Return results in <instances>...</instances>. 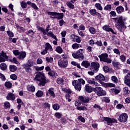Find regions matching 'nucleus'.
<instances>
[{
	"label": "nucleus",
	"mask_w": 130,
	"mask_h": 130,
	"mask_svg": "<svg viewBox=\"0 0 130 130\" xmlns=\"http://www.w3.org/2000/svg\"><path fill=\"white\" fill-rule=\"evenodd\" d=\"M37 97H42L43 95V91L41 90H38L36 94Z\"/></svg>",
	"instance_id": "obj_37"
},
{
	"label": "nucleus",
	"mask_w": 130,
	"mask_h": 130,
	"mask_svg": "<svg viewBox=\"0 0 130 130\" xmlns=\"http://www.w3.org/2000/svg\"><path fill=\"white\" fill-rule=\"evenodd\" d=\"M43 62V61L42 60V59L39 58L37 59V64H42V63Z\"/></svg>",
	"instance_id": "obj_57"
},
{
	"label": "nucleus",
	"mask_w": 130,
	"mask_h": 130,
	"mask_svg": "<svg viewBox=\"0 0 130 130\" xmlns=\"http://www.w3.org/2000/svg\"><path fill=\"white\" fill-rule=\"evenodd\" d=\"M10 78L12 80H17V75H16V74H12L10 76Z\"/></svg>",
	"instance_id": "obj_61"
},
{
	"label": "nucleus",
	"mask_w": 130,
	"mask_h": 130,
	"mask_svg": "<svg viewBox=\"0 0 130 130\" xmlns=\"http://www.w3.org/2000/svg\"><path fill=\"white\" fill-rule=\"evenodd\" d=\"M6 99L7 100H12V101H14V100L16 99V96H15V94L14 93L9 92L6 96Z\"/></svg>",
	"instance_id": "obj_19"
},
{
	"label": "nucleus",
	"mask_w": 130,
	"mask_h": 130,
	"mask_svg": "<svg viewBox=\"0 0 130 130\" xmlns=\"http://www.w3.org/2000/svg\"><path fill=\"white\" fill-rule=\"evenodd\" d=\"M94 92L96 93L98 96H105L106 95V91L104 90L102 88L100 87H95L93 89Z\"/></svg>",
	"instance_id": "obj_6"
},
{
	"label": "nucleus",
	"mask_w": 130,
	"mask_h": 130,
	"mask_svg": "<svg viewBox=\"0 0 130 130\" xmlns=\"http://www.w3.org/2000/svg\"><path fill=\"white\" fill-rule=\"evenodd\" d=\"M96 80H98L99 82L101 84V85H103V86H105L106 85V83H104V81H105V77L102 74H99L98 76H95Z\"/></svg>",
	"instance_id": "obj_12"
},
{
	"label": "nucleus",
	"mask_w": 130,
	"mask_h": 130,
	"mask_svg": "<svg viewBox=\"0 0 130 130\" xmlns=\"http://www.w3.org/2000/svg\"><path fill=\"white\" fill-rule=\"evenodd\" d=\"M46 35H47V36H49L50 37H52L53 39H55V40L57 41V38H56V36H55V35H54V34H53L52 31H48Z\"/></svg>",
	"instance_id": "obj_26"
},
{
	"label": "nucleus",
	"mask_w": 130,
	"mask_h": 130,
	"mask_svg": "<svg viewBox=\"0 0 130 130\" xmlns=\"http://www.w3.org/2000/svg\"><path fill=\"white\" fill-rule=\"evenodd\" d=\"M46 60L47 61V62H52V61H53V58L47 57L46 58Z\"/></svg>",
	"instance_id": "obj_50"
},
{
	"label": "nucleus",
	"mask_w": 130,
	"mask_h": 130,
	"mask_svg": "<svg viewBox=\"0 0 130 130\" xmlns=\"http://www.w3.org/2000/svg\"><path fill=\"white\" fill-rule=\"evenodd\" d=\"M89 13L92 16H94L95 17L98 16L99 18H101V14L97 12V11L95 9L90 10Z\"/></svg>",
	"instance_id": "obj_17"
},
{
	"label": "nucleus",
	"mask_w": 130,
	"mask_h": 130,
	"mask_svg": "<svg viewBox=\"0 0 130 130\" xmlns=\"http://www.w3.org/2000/svg\"><path fill=\"white\" fill-rule=\"evenodd\" d=\"M63 79L61 78H59L57 79V84H59V85H61V86L63 85Z\"/></svg>",
	"instance_id": "obj_33"
},
{
	"label": "nucleus",
	"mask_w": 130,
	"mask_h": 130,
	"mask_svg": "<svg viewBox=\"0 0 130 130\" xmlns=\"http://www.w3.org/2000/svg\"><path fill=\"white\" fill-rule=\"evenodd\" d=\"M67 5L68 6V7L70 8V9H74V5H73V4L72 3H71L70 2H68L67 3Z\"/></svg>",
	"instance_id": "obj_42"
},
{
	"label": "nucleus",
	"mask_w": 130,
	"mask_h": 130,
	"mask_svg": "<svg viewBox=\"0 0 130 130\" xmlns=\"http://www.w3.org/2000/svg\"><path fill=\"white\" fill-rule=\"evenodd\" d=\"M81 66L82 67H84L86 69H88L89 68V66H90V62L88 61H83L81 63Z\"/></svg>",
	"instance_id": "obj_25"
},
{
	"label": "nucleus",
	"mask_w": 130,
	"mask_h": 130,
	"mask_svg": "<svg viewBox=\"0 0 130 130\" xmlns=\"http://www.w3.org/2000/svg\"><path fill=\"white\" fill-rule=\"evenodd\" d=\"M113 20L114 23H116L115 24V26L119 32H122L126 29V26L124 24V21H123L122 16H120L119 18H113Z\"/></svg>",
	"instance_id": "obj_1"
},
{
	"label": "nucleus",
	"mask_w": 130,
	"mask_h": 130,
	"mask_svg": "<svg viewBox=\"0 0 130 130\" xmlns=\"http://www.w3.org/2000/svg\"><path fill=\"white\" fill-rule=\"evenodd\" d=\"M128 118V115L125 113H122L118 117V121L119 122H126L127 119Z\"/></svg>",
	"instance_id": "obj_8"
},
{
	"label": "nucleus",
	"mask_w": 130,
	"mask_h": 130,
	"mask_svg": "<svg viewBox=\"0 0 130 130\" xmlns=\"http://www.w3.org/2000/svg\"><path fill=\"white\" fill-rule=\"evenodd\" d=\"M104 10H108V11H110L111 10V5H108L105 8Z\"/></svg>",
	"instance_id": "obj_60"
},
{
	"label": "nucleus",
	"mask_w": 130,
	"mask_h": 130,
	"mask_svg": "<svg viewBox=\"0 0 130 130\" xmlns=\"http://www.w3.org/2000/svg\"><path fill=\"white\" fill-rule=\"evenodd\" d=\"M99 57L101 61H103L104 62H106V63L109 64L111 63L112 60L108 58V54L106 53H103L99 56Z\"/></svg>",
	"instance_id": "obj_5"
},
{
	"label": "nucleus",
	"mask_w": 130,
	"mask_h": 130,
	"mask_svg": "<svg viewBox=\"0 0 130 130\" xmlns=\"http://www.w3.org/2000/svg\"><path fill=\"white\" fill-rule=\"evenodd\" d=\"M55 51L60 54L61 53H62L63 51L62 50V48H61V47L58 46L56 48Z\"/></svg>",
	"instance_id": "obj_35"
},
{
	"label": "nucleus",
	"mask_w": 130,
	"mask_h": 130,
	"mask_svg": "<svg viewBox=\"0 0 130 130\" xmlns=\"http://www.w3.org/2000/svg\"><path fill=\"white\" fill-rule=\"evenodd\" d=\"M14 55L18 56V58L19 59H24L26 57V52H19L18 50H15L13 51Z\"/></svg>",
	"instance_id": "obj_7"
},
{
	"label": "nucleus",
	"mask_w": 130,
	"mask_h": 130,
	"mask_svg": "<svg viewBox=\"0 0 130 130\" xmlns=\"http://www.w3.org/2000/svg\"><path fill=\"white\" fill-rule=\"evenodd\" d=\"M123 107H124V106L120 104H118L116 107L117 109H121V108H123Z\"/></svg>",
	"instance_id": "obj_53"
},
{
	"label": "nucleus",
	"mask_w": 130,
	"mask_h": 130,
	"mask_svg": "<svg viewBox=\"0 0 130 130\" xmlns=\"http://www.w3.org/2000/svg\"><path fill=\"white\" fill-rule=\"evenodd\" d=\"M35 82H39V86H45V84L47 83L46 78L44 76V73L41 72H37L36 73V76L34 79Z\"/></svg>",
	"instance_id": "obj_2"
},
{
	"label": "nucleus",
	"mask_w": 130,
	"mask_h": 130,
	"mask_svg": "<svg viewBox=\"0 0 130 130\" xmlns=\"http://www.w3.org/2000/svg\"><path fill=\"white\" fill-rule=\"evenodd\" d=\"M116 11L118 14H121V13L124 12V8L123 7L120 6L116 8Z\"/></svg>",
	"instance_id": "obj_23"
},
{
	"label": "nucleus",
	"mask_w": 130,
	"mask_h": 130,
	"mask_svg": "<svg viewBox=\"0 0 130 130\" xmlns=\"http://www.w3.org/2000/svg\"><path fill=\"white\" fill-rule=\"evenodd\" d=\"M77 31H78V32L79 35L80 36H82V37H84V36H85V33H84V32L82 31L80 29H78Z\"/></svg>",
	"instance_id": "obj_54"
},
{
	"label": "nucleus",
	"mask_w": 130,
	"mask_h": 130,
	"mask_svg": "<svg viewBox=\"0 0 130 130\" xmlns=\"http://www.w3.org/2000/svg\"><path fill=\"white\" fill-rule=\"evenodd\" d=\"M7 34H8L9 37H14V34L13 33V32L11 31H7Z\"/></svg>",
	"instance_id": "obj_59"
},
{
	"label": "nucleus",
	"mask_w": 130,
	"mask_h": 130,
	"mask_svg": "<svg viewBox=\"0 0 130 130\" xmlns=\"http://www.w3.org/2000/svg\"><path fill=\"white\" fill-rule=\"evenodd\" d=\"M38 30L39 31H41L44 35H46V34L48 32V31H49V30H51V29H50V25L48 24L46 29L42 27H38Z\"/></svg>",
	"instance_id": "obj_13"
},
{
	"label": "nucleus",
	"mask_w": 130,
	"mask_h": 130,
	"mask_svg": "<svg viewBox=\"0 0 130 130\" xmlns=\"http://www.w3.org/2000/svg\"><path fill=\"white\" fill-rule=\"evenodd\" d=\"M105 86L106 87H109L110 88H113L114 87H115V84L111 83H106Z\"/></svg>",
	"instance_id": "obj_44"
},
{
	"label": "nucleus",
	"mask_w": 130,
	"mask_h": 130,
	"mask_svg": "<svg viewBox=\"0 0 130 130\" xmlns=\"http://www.w3.org/2000/svg\"><path fill=\"white\" fill-rule=\"evenodd\" d=\"M75 106H77V107H79L81 105V102H80V101H77L75 102Z\"/></svg>",
	"instance_id": "obj_64"
},
{
	"label": "nucleus",
	"mask_w": 130,
	"mask_h": 130,
	"mask_svg": "<svg viewBox=\"0 0 130 130\" xmlns=\"http://www.w3.org/2000/svg\"><path fill=\"white\" fill-rule=\"evenodd\" d=\"M101 119L102 121L104 122V123H107L108 125H112V123H117V120L114 118L103 117L101 118Z\"/></svg>",
	"instance_id": "obj_4"
},
{
	"label": "nucleus",
	"mask_w": 130,
	"mask_h": 130,
	"mask_svg": "<svg viewBox=\"0 0 130 130\" xmlns=\"http://www.w3.org/2000/svg\"><path fill=\"white\" fill-rule=\"evenodd\" d=\"M56 16H58L57 19L58 20H59L60 19H62V18H63V13H57Z\"/></svg>",
	"instance_id": "obj_43"
},
{
	"label": "nucleus",
	"mask_w": 130,
	"mask_h": 130,
	"mask_svg": "<svg viewBox=\"0 0 130 130\" xmlns=\"http://www.w3.org/2000/svg\"><path fill=\"white\" fill-rule=\"evenodd\" d=\"M46 47L45 49L47 50H49L50 51H52L53 50V49L52 48V47L51 46V45H50L49 43H46Z\"/></svg>",
	"instance_id": "obj_29"
},
{
	"label": "nucleus",
	"mask_w": 130,
	"mask_h": 130,
	"mask_svg": "<svg viewBox=\"0 0 130 130\" xmlns=\"http://www.w3.org/2000/svg\"><path fill=\"white\" fill-rule=\"evenodd\" d=\"M99 68H100V65L98 62H93L90 64V69L91 71H93L94 73H97L99 71Z\"/></svg>",
	"instance_id": "obj_9"
},
{
	"label": "nucleus",
	"mask_w": 130,
	"mask_h": 130,
	"mask_svg": "<svg viewBox=\"0 0 130 130\" xmlns=\"http://www.w3.org/2000/svg\"><path fill=\"white\" fill-rule=\"evenodd\" d=\"M86 82L83 78H79L77 80L72 81V85L74 86L75 90L77 91H81L82 89V85H85Z\"/></svg>",
	"instance_id": "obj_3"
},
{
	"label": "nucleus",
	"mask_w": 130,
	"mask_h": 130,
	"mask_svg": "<svg viewBox=\"0 0 130 130\" xmlns=\"http://www.w3.org/2000/svg\"><path fill=\"white\" fill-rule=\"evenodd\" d=\"M36 71H43L44 70V66L39 67H35Z\"/></svg>",
	"instance_id": "obj_48"
},
{
	"label": "nucleus",
	"mask_w": 130,
	"mask_h": 130,
	"mask_svg": "<svg viewBox=\"0 0 130 130\" xmlns=\"http://www.w3.org/2000/svg\"><path fill=\"white\" fill-rule=\"evenodd\" d=\"M0 69L2 71H6V70H7V64L5 63H2L0 64Z\"/></svg>",
	"instance_id": "obj_32"
},
{
	"label": "nucleus",
	"mask_w": 130,
	"mask_h": 130,
	"mask_svg": "<svg viewBox=\"0 0 130 130\" xmlns=\"http://www.w3.org/2000/svg\"><path fill=\"white\" fill-rule=\"evenodd\" d=\"M87 81L88 84H89L90 85H92V86H95V87H98V86H99V84L96 82L95 79H88Z\"/></svg>",
	"instance_id": "obj_18"
},
{
	"label": "nucleus",
	"mask_w": 130,
	"mask_h": 130,
	"mask_svg": "<svg viewBox=\"0 0 130 130\" xmlns=\"http://www.w3.org/2000/svg\"><path fill=\"white\" fill-rule=\"evenodd\" d=\"M9 60V57L7 55V53L2 51L0 53V62H5Z\"/></svg>",
	"instance_id": "obj_11"
},
{
	"label": "nucleus",
	"mask_w": 130,
	"mask_h": 130,
	"mask_svg": "<svg viewBox=\"0 0 130 130\" xmlns=\"http://www.w3.org/2000/svg\"><path fill=\"white\" fill-rule=\"evenodd\" d=\"M72 56L74 57V58H77L78 59H84L85 58V56H84V54H82L80 53H78V52H76V53H73L72 54Z\"/></svg>",
	"instance_id": "obj_15"
},
{
	"label": "nucleus",
	"mask_w": 130,
	"mask_h": 130,
	"mask_svg": "<svg viewBox=\"0 0 130 130\" xmlns=\"http://www.w3.org/2000/svg\"><path fill=\"white\" fill-rule=\"evenodd\" d=\"M59 107H60V106L57 104H55L53 105L54 110H58V109H59Z\"/></svg>",
	"instance_id": "obj_41"
},
{
	"label": "nucleus",
	"mask_w": 130,
	"mask_h": 130,
	"mask_svg": "<svg viewBox=\"0 0 130 130\" xmlns=\"http://www.w3.org/2000/svg\"><path fill=\"white\" fill-rule=\"evenodd\" d=\"M5 86L7 88H12V83L10 81L6 82L5 83Z\"/></svg>",
	"instance_id": "obj_39"
},
{
	"label": "nucleus",
	"mask_w": 130,
	"mask_h": 130,
	"mask_svg": "<svg viewBox=\"0 0 130 130\" xmlns=\"http://www.w3.org/2000/svg\"><path fill=\"white\" fill-rule=\"evenodd\" d=\"M111 80L115 84H117V82H118V79H117V77L116 76H112L111 77Z\"/></svg>",
	"instance_id": "obj_40"
},
{
	"label": "nucleus",
	"mask_w": 130,
	"mask_h": 130,
	"mask_svg": "<svg viewBox=\"0 0 130 130\" xmlns=\"http://www.w3.org/2000/svg\"><path fill=\"white\" fill-rule=\"evenodd\" d=\"M103 29L105 30V31H107V32H111V33H113V34H115L114 33V31H113V29L112 28H110L109 26L108 25H105L103 26Z\"/></svg>",
	"instance_id": "obj_22"
},
{
	"label": "nucleus",
	"mask_w": 130,
	"mask_h": 130,
	"mask_svg": "<svg viewBox=\"0 0 130 130\" xmlns=\"http://www.w3.org/2000/svg\"><path fill=\"white\" fill-rule=\"evenodd\" d=\"M103 101L105 102H106V103H109L110 102V100L108 97H105L103 98Z\"/></svg>",
	"instance_id": "obj_55"
},
{
	"label": "nucleus",
	"mask_w": 130,
	"mask_h": 130,
	"mask_svg": "<svg viewBox=\"0 0 130 130\" xmlns=\"http://www.w3.org/2000/svg\"><path fill=\"white\" fill-rule=\"evenodd\" d=\"M27 89L28 91H30V92H35V87L32 85H27Z\"/></svg>",
	"instance_id": "obj_27"
},
{
	"label": "nucleus",
	"mask_w": 130,
	"mask_h": 130,
	"mask_svg": "<svg viewBox=\"0 0 130 130\" xmlns=\"http://www.w3.org/2000/svg\"><path fill=\"white\" fill-rule=\"evenodd\" d=\"M81 46H82L81 45L77 43H75L72 45V48L73 49H78V48H79V47H81Z\"/></svg>",
	"instance_id": "obj_38"
},
{
	"label": "nucleus",
	"mask_w": 130,
	"mask_h": 130,
	"mask_svg": "<svg viewBox=\"0 0 130 130\" xmlns=\"http://www.w3.org/2000/svg\"><path fill=\"white\" fill-rule=\"evenodd\" d=\"M78 99L83 103H88L89 101L91 100V98L83 96H79Z\"/></svg>",
	"instance_id": "obj_16"
},
{
	"label": "nucleus",
	"mask_w": 130,
	"mask_h": 130,
	"mask_svg": "<svg viewBox=\"0 0 130 130\" xmlns=\"http://www.w3.org/2000/svg\"><path fill=\"white\" fill-rule=\"evenodd\" d=\"M34 31L32 30H29L26 33L27 35L29 36H31V37L34 35Z\"/></svg>",
	"instance_id": "obj_45"
},
{
	"label": "nucleus",
	"mask_w": 130,
	"mask_h": 130,
	"mask_svg": "<svg viewBox=\"0 0 130 130\" xmlns=\"http://www.w3.org/2000/svg\"><path fill=\"white\" fill-rule=\"evenodd\" d=\"M113 52L116 54H118V55H120V52L119 51V50L118 49L115 48L113 49Z\"/></svg>",
	"instance_id": "obj_52"
},
{
	"label": "nucleus",
	"mask_w": 130,
	"mask_h": 130,
	"mask_svg": "<svg viewBox=\"0 0 130 130\" xmlns=\"http://www.w3.org/2000/svg\"><path fill=\"white\" fill-rule=\"evenodd\" d=\"M110 15L112 17H116V13L115 11H111Z\"/></svg>",
	"instance_id": "obj_63"
},
{
	"label": "nucleus",
	"mask_w": 130,
	"mask_h": 130,
	"mask_svg": "<svg viewBox=\"0 0 130 130\" xmlns=\"http://www.w3.org/2000/svg\"><path fill=\"white\" fill-rule=\"evenodd\" d=\"M89 31L91 34H96V29L93 27H89Z\"/></svg>",
	"instance_id": "obj_34"
},
{
	"label": "nucleus",
	"mask_w": 130,
	"mask_h": 130,
	"mask_svg": "<svg viewBox=\"0 0 130 130\" xmlns=\"http://www.w3.org/2000/svg\"><path fill=\"white\" fill-rule=\"evenodd\" d=\"M55 115L56 117L58 119L60 118V117H61V116H62V115H61V114H60V113H56L55 114Z\"/></svg>",
	"instance_id": "obj_58"
},
{
	"label": "nucleus",
	"mask_w": 130,
	"mask_h": 130,
	"mask_svg": "<svg viewBox=\"0 0 130 130\" xmlns=\"http://www.w3.org/2000/svg\"><path fill=\"white\" fill-rule=\"evenodd\" d=\"M57 14V12H48V14L50 16H56V14Z\"/></svg>",
	"instance_id": "obj_62"
},
{
	"label": "nucleus",
	"mask_w": 130,
	"mask_h": 130,
	"mask_svg": "<svg viewBox=\"0 0 130 130\" xmlns=\"http://www.w3.org/2000/svg\"><path fill=\"white\" fill-rule=\"evenodd\" d=\"M84 89L88 93H91L92 92V87L90 86L88 84L85 85Z\"/></svg>",
	"instance_id": "obj_28"
},
{
	"label": "nucleus",
	"mask_w": 130,
	"mask_h": 130,
	"mask_svg": "<svg viewBox=\"0 0 130 130\" xmlns=\"http://www.w3.org/2000/svg\"><path fill=\"white\" fill-rule=\"evenodd\" d=\"M48 95H50L51 97H52L53 98H55V94L53 91V88H50L48 90L46 93V96H48Z\"/></svg>",
	"instance_id": "obj_20"
},
{
	"label": "nucleus",
	"mask_w": 130,
	"mask_h": 130,
	"mask_svg": "<svg viewBox=\"0 0 130 130\" xmlns=\"http://www.w3.org/2000/svg\"><path fill=\"white\" fill-rule=\"evenodd\" d=\"M71 38L74 39V40H75L76 42L77 43H81V41H82V39L80 38V37L78 36H76L75 35H72Z\"/></svg>",
	"instance_id": "obj_21"
},
{
	"label": "nucleus",
	"mask_w": 130,
	"mask_h": 130,
	"mask_svg": "<svg viewBox=\"0 0 130 130\" xmlns=\"http://www.w3.org/2000/svg\"><path fill=\"white\" fill-rule=\"evenodd\" d=\"M57 63L59 68L66 69V68H68L69 61L68 60H59Z\"/></svg>",
	"instance_id": "obj_10"
},
{
	"label": "nucleus",
	"mask_w": 130,
	"mask_h": 130,
	"mask_svg": "<svg viewBox=\"0 0 130 130\" xmlns=\"http://www.w3.org/2000/svg\"><path fill=\"white\" fill-rule=\"evenodd\" d=\"M66 99L68 100V102H71L72 101V98H71V94L67 93L66 95Z\"/></svg>",
	"instance_id": "obj_47"
},
{
	"label": "nucleus",
	"mask_w": 130,
	"mask_h": 130,
	"mask_svg": "<svg viewBox=\"0 0 130 130\" xmlns=\"http://www.w3.org/2000/svg\"><path fill=\"white\" fill-rule=\"evenodd\" d=\"M33 61H31V60H28V61H27V66H28V67H33Z\"/></svg>",
	"instance_id": "obj_56"
},
{
	"label": "nucleus",
	"mask_w": 130,
	"mask_h": 130,
	"mask_svg": "<svg viewBox=\"0 0 130 130\" xmlns=\"http://www.w3.org/2000/svg\"><path fill=\"white\" fill-rule=\"evenodd\" d=\"M112 65L114 68H117V69H119V66H120V63L119 62H116L115 61H112Z\"/></svg>",
	"instance_id": "obj_31"
},
{
	"label": "nucleus",
	"mask_w": 130,
	"mask_h": 130,
	"mask_svg": "<svg viewBox=\"0 0 130 130\" xmlns=\"http://www.w3.org/2000/svg\"><path fill=\"white\" fill-rule=\"evenodd\" d=\"M111 90L112 91L113 93H115V94H118L119 92H120V91H119V90L116 88L111 89Z\"/></svg>",
	"instance_id": "obj_46"
},
{
	"label": "nucleus",
	"mask_w": 130,
	"mask_h": 130,
	"mask_svg": "<svg viewBox=\"0 0 130 130\" xmlns=\"http://www.w3.org/2000/svg\"><path fill=\"white\" fill-rule=\"evenodd\" d=\"M22 67L24 69H25L27 73H31V72H32V69H31V67L28 66L27 64H23Z\"/></svg>",
	"instance_id": "obj_24"
},
{
	"label": "nucleus",
	"mask_w": 130,
	"mask_h": 130,
	"mask_svg": "<svg viewBox=\"0 0 130 130\" xmlns=\"http://www.w3.org/2000/svg\"><path fill=\"white\" fill-rule=\"evenodd\" d=\"M124 83L125 85L130 87V73H128L124 77Z\"/></svg>",
	"instance_id": "obj_14"
},
{
	"label": "nucleus",
	"mask_w": 130,
	"mask_h": 130,
	"mask_svg": "<svg viewBox=\"0 0 130 130\" xmlns=\"http://www.w3.org/2000/svg\"><path fill=\"white\" fill-rule=\"evenodd\" d=\"M9 70L10 72H16V71H17V67L15 65H10L9 66Z\"/></svg>",
	"instance_id": "obj_30"
},
{
	"label": "nucleus",
	"mask_w": 130,
	"mask_h": 130,
	"mask_svg": "<svg viewBox=\"0 0 130 130\" xmlns=\"http://www.w3.org/2000/svg\"><path fill=\"white\" fill-rule=\"evenodd\" d=\"M77 109L79 111L86 110V108L85 106H81L77 107Z\"/></svg>",
	"instance_id": "obj_51"
},
{
	"label": "nucleus",
	"mask_w": 130,
	"mask_h": 130,
	"mask_svg": "<svg viewBox=\"0 0 130 130\" xmlns=\"http://www.w3.org/2000/svg\"><path fill=\"white\" fill-rule=\"evenodd\" d=\"M95 8H96L97 10H99L100 11H102L103 8L102 6H101V4L99 3H96L95 5Z\"/></svg>",
	"instance_id": "obj_36"
},
{
	"label": "nucleus",
	"mask_w": 130,
	"mask_h": 130,
	"mask_svg": "<svg viewBox=\"0 0 130 130\" xmlns=\"http://www.w3.org/2000/svg\"><path fill=\"white\" fill-rule=\"evenodd\" d=\"M119 59H120L122 62H124L126 59V57H125L124 55H121L119 57Z\"/></svg>",
	"instance_id": "obj_49"
}]
</instances>
